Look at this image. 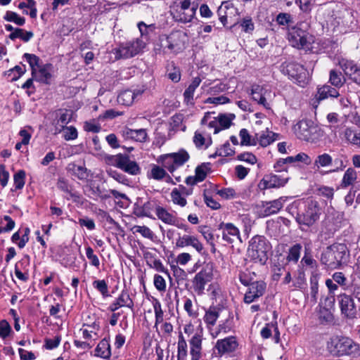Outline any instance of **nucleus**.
<instances>
[{
	"label": "nucleus",
	"instance_id": "obj_48",
	"mask_svg": "<svg viewBox=\"0 0 360 360\" xmlns=\"http://www.w3.org/2000/svg\"><path fill=\"white\" fill-rule=\"evenodd\" d=\"M239 136L241 139V146H255L257 143L255 140L252 139V136L246 129H240Z\"/></svg>",
	"mask_w": 360,
	"mask_h": 360
},
{
	"label": "nucleus",
	"instance_id": "obj_63",
	"mask_svg": "<svg viewBox=\"0 0 360 360\" xmlns=\"http://www.w3.org/2000/svg\"><path fill=\"white\" fill-rule=\"evenodd\" d=\"M77 130L75 127L70 126L66 127L64 130L63 138L66 141L75 140L77 138Z\"/></svg>",
	"mask_w": 360,
	"mask_h": 360
},
{
	"label": "nucleus",
	"instance_id": "obj_3",
	"mask_svg": "<svg viewBox=\"0 0 360 360\" xmlns=\"http://www.w3.org/2000/svg\"><path fill=\"white\" fill-rule=\"evenodd\" d=\"M327 350L333 356H352L359 351V346L345 336H333L327 342Z\"/></svg>",
	"mask_w": 360,
	"mask_h": 360
},
{
	"label": "nucleus",
	"instance_id": "obj_24",
	"mask_svg": "<svg viewBox=\"0 0 360 360\" xmlns=\"http://www.w3.org/2000/svg\"><path fill=\"white\" fill-rule=\"evenodd\" d=\"M128 307L132 309L134 307V302L131 299L129 292L123 290L119 297L109 306L111 311H115L120 307Z\"/></svg>",
	"mask_w": 360,
	"mask_h": 360
},
{
	"label": "nucleus",
	"instance_id": "obj_26",
	"mask_svg": "<svg viewBox=\"0 0 360 360\" xmlns=\"http://www.w3.org/2000/svg\"><path fill=\"white\" fill-rule=\"evenodd\" d=\"M122 135L125 139H131L136 141L145 142L148 135L146 129H131L125 128L122 131Z\"/></svg>",
	"mask_w": 360,
	"mask_h": 360
},
{
	"label": "nucleus",
	"instance_id": "obj_56",
	"mask_svg": "<svg viewBox=\"0 0 360 360\" xmlns=\"http://www.w3.org/2000/svg\"><path fill=\"white\" fill-rule=\"evenodd\" d=\"M332 278L333 281H335L337 284L340 285L343 290H345L347 289V278L345 276L343 273L335 272L332 276Z\"/></svg>",
	"mask_w": 360,
	"mask_h": 360
},
{
	"label": "nucleus",
	"instance_id": "obj_22",
	"mask_svg": "<svg viewBox=\"0 0 360 360\" xmlns=\"http://www.w3.org/2000/svg\"><path fill=\"white\" fill-rule=\"evenodd\" d=\"M187 246H191L198 252H201L203 250V245L195 236L191 235H179L176 241V247L185 248Z\"/></svg>",
	"mask_w": 360,
	"mask_h": 360
},
{
	"label": "nucleus",
	"instance_id": "obj_23",
	"mask_svg": "<svg viewBox=\"0 0 360 360\" xmlns=\"http://www.w3.org/2000/svg\"><path fill=\"white\" fill-rule=\"evenodd\" d=\"M238 342L234 337H229L222 340H217L215 348L218 353L222 355L226 353H230L236 349Z\"/></svg>",
	"mask_w": 360,
	"mask_h": 360
},
{
	"label": "nucleus",
	"instance_id": "obj_38",
	"mask_svg": "<svg viewBox=\"0 0 360 360\" xmlns=\"http://www.w3.org/2000/svg\"><path fill=\"white\" fill-rule=\"evenodd\" d=\"M357 174L356 171L352 168H348L344 174L341 186L343 188H346L352 185L354 181L356 179Z\"/></svg>",
	"mask_w": 360,
	"mask_h": 360
},
{
	"label": "nucleus",
	"instance_id": "obj_13",
	"mask_svg": "<svg viewBox=\"0 0 360 360\" xmlns=\"http://www.w3.org/2000/svg\"><path fill=\"white\" fill-rule=\"evenodd\" d=\"M288 39L293 47L297 49H309L311 41L309 34L302 29L294 27L288 34Z\"/></svg>",
	"mask_w": 360,
	"mask_h": 360
},
{
	"label": "nucleus",
	"instance_id": "obj_35",
	"mask_svg": "<svg viewBox=\"0 0 360 360\" xmlns=\"http://www.w3.org/2000/svg\"><path fill=\"white\" fill-rule=\"evenodd\" d=\"M201 82V79L199 77H196L193 79L191 83L188 87L185 90L184 96L185 101L188 103L193 98L194 92L197 87L199 86Z\"/></svg>",
	"mask_w": 360,
	"mask_h": 360
},
{
	"label": "nucleus",
	"instance_id": "obj_8",
	"mask_svg": "<svg viewBox=\"0 0 360 360\" xmlns=\"http://www.w3.org/2000/svg\"><path fill=\"white\" fill-rule=\"evenodd\" d=\"M106 160L109 164L121 169L129 174L137 175L141 172L139 165L136 162L130 160L128 155L120 153L116 155H109L106 158Z\"/></svg>",
	"mask_w": 360,
	"mask_h": 360
},
{
	"label": "nucleus",
	"instance_id": "obj_20",
	"mask_svg": "<svg viewBox=\"0 0 360 360\" xmlns=\"http://www.w3.org/2000/svg\"><path fill=\"white\" fill-rule=\"evenodd\" d=\"M155 215L157 218L162 221L163 223L168 225L174 226L186 231L187 226L183 224H180L178 218L172 213L169 212L165 207L160 205L155 212Z\"/></svg>",
	"mask_w": 360,
	"mask_h": 360
},
{
	"label": "nucleus",
	"instance_id": "obj_49",
	"mask_svg": "<svg viewBox=\"0 0 360 360\" xmlns=\"http://www.w3.org/2000/svg\"><path fill=\"white\" fill-rule=\"evenodd\" d=\"M319 288V276L316 274H312L310 277V295L314 302L316 301V295Z\"/></svg>",
	"mask_w": 360,
	"mask_h": 360
},
{
	"label": "nucleus",
	"instance_id": "obj_19",
	"mask_svg": "<svg viewBox=\"0 0 360 360\" xmlns=\"http://www.w3.org/2000/svg\"><path fill=\"white\" fill-rule=\"evenodd\" d=\"M160 203L155 200H148L143 205H139L136 203L134 207V214L139 217H149L150 219H155L153 215V212H156Z\"/></svg>",
	"mask_w": 360,
	"mask_h": 360
},
{
	"label": "nucleus",
	"instance_id": "obj_61",
	"mask_svg": "<svg viewBox=\"0 0 360 360\" xmlns=\"http://www.w3.org/2000/svg\"><path fill=\"white\" fill-rule=\"evenodd\" d=\"M153 283L155 288L159 292H165L166 290V281L162 276L159 274H155L154 276Z\"/></svg>",
	"mask_w": 360,
	"mask_h": 360
},
{
	"label": "nucleus",
	"instance_id": "obj_43",
	"mask_svg": "<svg viewBox=\"0 0 360 360\" xmlns=\"http://www.w3.org/2000/svg\"><path fill=\"white\" fill-rule=\"evenodd\" d=\"M24 58L26 59L32 70V75H36V70L40 66L39 58L34 54L25 53Z\"/></svg>",
	"mask_w": 360,
	"mask_h": 360
},
{
	"label": "nucleus",
	"instance_id": "obj_12",
	"mask_svg": "<svg viewBox=\"0 0 360 360\" xmlns=\"http://www.w3.org/2000/svg\"><path fill=\"white\" fill-rule=\"evenodd\" d=\"M213 274L210 267L206 266L197 273L193 279V288L198 295L204 292L205 285L212 280Z\"/></svg>",
	"mask_w": 360,
	"mask_h": 360
},
{
	"label": "nucleus",
	"instance_id": "obj_37",
	"mask_svg": "<svg viewBox=\"0 0 360 360\" xmlns=\"http://www.w3.org/2000/svg\"><path fill=\"white\" fill-rule=\"evenodd\" d=\"M33 32L30 31H25L23 29L15 28L14 32H11L8 37L11 40H15L17 38L22 39L25 42H27L33 37Z\"/></svg>",
	"mask_w": 360,
	"mask_h": 360
},
{
	"label": "nucleus",
	"instance_id": "obj_41",
	"mask_svg": "<svg viewBox=\"0 0 360 360\" xmlns=\"http://www.w3.org/2000/svg\"><path fill=\"white\" fill-rule=\"evenodd\" d=\"M175 164L179 167L186 163L190 158L188 152L184 149H181L176 153H172Z\"/></svg>",
	"mask_w": 360,
	"mask_h": 360
},
{
	"label": "nucleus",
	"instance_id": "obj_64",
	"mask_svg": "<svg viewBox=\"0 0 360 360\" xmlns=\"http://www.w3.org/2000/svg\"><path fill=\"white\" fill-rule=\"evenodd\" d=\"M217 153L219 156H231L235 153L233 149L231 148L230 143L226 142L221 148L217 150Z\"/></svg>",
	"mask_w": 360,
	"mask_h": 360
},
{
	"label": "nucleus",
	"instance_id": "obj_47",
	"mask_svg": "<svg viewBox=\"0 0 360 360\" xmlns=\"http://www.w3.org/2000/svg\"><path fill=\"white\" fill-rule=\"evenodd\" d=\"M58 120H56L57 122V124H59L60 123L63 124V126H65L68 124L71 119H72V112L69 110H59L58 112L56 113Z\"/></svg>",
	"mask_w": 360,
	"mask_h": 360
},
{
	"label": "nucleus",
	"instance_id": "obj_50",
	"mask_svg": "<svg viewBox=\"0 0 360 360\" xmlns=\"http://www.w3.org/2000/svg\"><path fill=\"white\" fill-rule=\"evenodd\" d=\"M132 231L134 233H140L143 237L146 238L150 240L153 239V232L146 226H134L132 228Z\"/></svg>",
	"mask_w": 360,
	"mask_h": 360
},
{
	"label": "nucleus",
	"instance_id": "obj_1",
	"mask_svg": "<svg viewBox=\"0 0 360 360\" xmlns=\"http://www.w3.org/2000/svg\"><path fill=\"white\" fill-rule=\"evenodd\" d=\"M294 205L298 209L295 219L300 225L310 227L319 219L321 209L317 201L301 200L295 202Z\"/></svg>",
	"mask_w": 360,
	"mask_h": 360
},
{
	"label": "nucleus",
	"instance_id": "obj_34",
	"mask_svg": "<svg viewBox=\"0 0 360 360\" xmlns=\"http://www.w3.org/2000/svg\"><path fill=\"white\" fill-rule=\"evenodd\" d=\"M196 9H188L186 11H176L174 18L176 20L186 23L191 22L195 15Z\"/></svg>",
	"mask_w": 360,
	"mask_h": 360
},
{
	"label": "nucleus",
	"instance_id": "obj_29",
	"mask_svg": "<svg viewBox=\"0 0 360 360\" xmlns=\"http://www.w3.org/2000/svg\"><path fill=\"white\" fill-rule=\"evenodd\" d=\"M346 79L342 73L336 70H331L329 72L328 82L335 88H341L345 83Z\"/></svg>",
	"mask_w": 360,
	"mask_h": 360
},
{
	"label": "nucleus",
	"instance_id": "obj_39",
	"mask_svg": "<svg viewBox=\"0 0 360 360\" xmlns=\"http://www.w3.org/2000/svg\"><path fill=\"white\" fill-rule=\"evenodd\" d=\"M302 250V245L299 243H296L292 245L288 251L287 260L290 262L297 263L300 257V252Z\"/></svg>",
	"mask_w": 360,
	"mask_h": 360
},
{
	"label": "nucleus",
	"instance_id": "obj_31",
	"mask_svg": "<svg viewBox=\"0 0 360 360\" xmlns=\"http://www.w3.org/2000/svg\"><path fill=\"white\" fill-rule=\"evenodd\" d=\"M188 354L187 342L181 333L178 336L177 360H185Z\"/></svg>",
	"mask_w": 360,
	"mask_h": 360
},
{
	"label": "nucleus",
	"instance_id": "obj_17",
	"mask_svg": "<svg viewBox=\"0 0 360 360\" xmlns=\"http://www.w3.org/2000/svg\"><path fill=\"white\" fill-rule=\"evenodd\" d=\"M217 15L220 22L224 26H226L229 23V20L232 22L233 18L238 15V11L233 4L228 1L222 2L218 8Z\"/></svg>",
	"mask_w": 360,
	"mask_h": 360
},
{
	"label": "nucleus",
	"instance_id": "obj_5",
	"mask_svg": "<svg viewBox=\"0 0 360 360\" xmlns=\"http://www.w3.org/2000/svg\"><path fill=\"white\" fill-rule=\"evenodd\" d=\"M270 249L271 245L264 236H255L249 242L248 256L255 263L264 265L268 259Z\"/></svg>",
	"mask_w": 360,
	"mask_h": 360
},
{
	"label": "nucleus",
	"instance_id": "obj_54",
	"mask_svg": "<svg viewBox=\"0 0 360 360\" xmlns=\"http://www.w3.org/2000/svg\"><path fill=\"white\" fill-rule=\"evenodd\" d=\"M317 194L328 200H332L334 195V189L333 187L321 186L317 188Z\"/></svg>",
	"mask_w": 360,
	"mask_h": 360
},
{
	"label": "nucleus",
	"instance_id": "obj_4",
	"mask_svg": "<svg viewBox=\"0 0 360 360\" xmlns=\"http://www.w3.org/2000/svg\"><path fill=\"white\" fill-rule=\"evenodd\" d=\"M347 252V248L345 244H333L322 252L321 262L329 269H338L345 262Z\"/></svg>",
	"mask_w": 360,
	"mask_h": 360
},
{
	"label": "nucleus",
	"instance_id": "obj_18",
	"mask_svg": "<svg viewBox=\"0 0 360 360\" xmlns=\"http://www.w3.org/2000/svg\"><path fill=\"white\" fill-rule=\"evenodd\" d=\"M219 229L221 231L224 241L229 243H233L236 240L241 242L240 231L233 224L221 222L219 225Z\"/></svg>",
	"mask_w": 360,
	"mask_h": 360
},
{
	"label": "nucleus",
	"instance_id": "obj_28",
	"mask_svg": "<svg viewBox=\"0 0 360 360\" xmlns=\"http://www.w3.org/2000/svg\"><path fill=\"white\" fill-rule=\"evenodd\" d=\"M335 86L325 84L318 88L316 98L318 101H322L328 98H338L340 94Z\"/></svg>",
	"mask_w": 360,
	"mask_h": 360
},
{
	"label": "nucleus",
	"instance_id": "obj_15",
	"mask_svg": "<svg viewBox=\"0 0 360 360\" xmlns=\"http://www.w3.org/2000/svg\"><path fill=\"white\" fill-rule=\"evenodd\" d=\"M289 177L284 176L283 174H270L266 175L259 183L258 186L261 190L267 188H279L284 186Z\"/></svg>",
	"mask_w": 360,
	"mask_h": 360
},
{
	"label": "nucleus",
	"instance_id": "obj_46",
	"mask_svg": "<svg viewBox=\"0 0 360 360\" xmlns=\"http://www.w3.org/2000/svg\"><path fill=\"white\" fill-rule=\"evenodd\" d=\"M4 20L8 22H13L19 26H22L25 23V18L20 17L16 13L13 11H7L4 17Z\"/></svg>",
	"mask_w": 360,
	"mask_h": 360
},
{
	"label": "nucleus",
	"instance_id": "obj_32",
	"mask_svg": "<svg viewBox=\"0 0 360 360\" xmlns=\"http://www.w3.org/2000/svg\"><path fill=\"white\" fill-rule=\"evenodd\" d=\"M136 94L131 90L122 91L117 96V102L123 105H131L134 101Z\"/></svg>",
	"mask_w": 360,
	"mask_h": 360
},
{
	"label": "nucleus",
	"instance_id": "obj_7",
	"mask_svg": "<svg viewBox=\"0 0 360 360\" xmlns=\"http://www.w3.org/2000/svg\"><path fill=\"white\" fill-rule=\"evenodd\" d=\"M145 46L146 43L141 38H136L121 44L113 49V53L116 60L130 58L141 53Z\"/></svg>",
	"mask_w": 360,
	"mask_h": 360
},
{
	"label": "nucleus",
	"instance_id": "obj_55",
	"mask_svg": "<svg viewBox=\"0 0 360 360\" xmlns=\"http://www.w3.org/2000/svg\"><path fill=\"white\" fill-rule=\"evenodd\" d=\"M138 27L141 33V37H147L150 33L155 31V25L154 24L146 25L143 22L138 23Z\"/></svg>",
	"mask_w": 360,
	"mask_h": 360
},
{
	"label": "nucleus",
	"instance_id": "obj_25",
	"mask_svg": "<svg viewBox=\"0 0 360 360\" xmlns=\"http://www.w3.org/2000/svg\"><path fill=\"white\" fill-rule=\"evenodd\" d=\"M89 192L91 195H96L97 197H100L103 199H107L110 197V194H112L115 198H125L126 195L124 193H121L116 190H110L106 191L104 189H101L98 185H96L95 184H91L89 185Z\"/></svg>",
	"mask_w": 360,
	"mask_h": 360
},
{
	"label": "nucleus",
	"instance_id": "obj_62",
	"mask_svg": "<svg viewBox=\"0 0 360 360\" xmlns=\"http://www.w3.org/2000/svg\"><path fill=\"white\" fill-rule=\"evenodd\" d=\"M200 232L202 233V235L203 236L204 238L207 240V242L210 245L212 246L213 251H214L215 250L214 243V234H213L212 231L210 230V229H209L207 227H204V228L201 229Z\"/></svg>",
	"mask_w": 360,
	"mask_h": 360
},
{
	"label": "nucleus",
	"instance_id": "obj_10",
	"mask_svg": "<svg viewBox=\"0 0 360 360\" xmlns=\"http://www.w3.org/2000/svg\"><path fill=\"white\" fill-rule=\"evenodd\" d=\"M287 197H281L272 201L262 202L257 206V212L261 217H266L277 214L283 207Z\"/></svg>",
	"mask_w": 360,
	"mask_h": 360
},
{
	"label": "nucleus",
	"instance_id": "obj_16",
	"mask_svg": "<svg viewBox=\"0 0 360 360\" xmlns=\"http://www.w3.org/2000/svg\"><path fill=\"white\" fill-rule=\"evenodd\" d=\"M338 301L341 312L346 318L352 319L356 316V306L350 295L342 293L338 296Z\"/></svg>",
	"mask_w": 360,
	"mask_h": 360
},
{
	"label": "nucleus",
	"instance_id": "obj_52",
	"mask_svg": "<svg viewBox=\"0 0 360 360\" xmlns=\"http://www.w3.org/2000/svg\"><path fill=\"white\" fill-rule=\"evenodd\" d=\"M274 135L275 134L271 131H266V133L262 134L257 139L262 146L266 147L274 141Z\"/></svg>",
	"mask_w": 360,
	"mask_h": 360
},
{
	"label": "nucleus",
	"instance_id": "obj_44",
	"mask_svg": "<svg viewBox=\"0 0 360 360\" xmlns=\"http://www.w3.org/2000/svg\"><path fill=\"white\" fill-rule=\"evenodd\" d=\"M57 187L60 191L68 193L70 194V197L74 200V201H77L79 199V195L76 193H72L70 188V186L68 184V181L63 178H60L57 182Z\"/></svg>",
	"mask_w": 360,
	"mask_h": 360
},
{
	"label": "nucleus",
	"instance_id": "obj_53",
	"mask_svg": "<svg viewBox=\"0 0 360 360\" xmlns=\"http://www.w3.org/2000/svg\"><path fill=\"white\" fill-rule=\"evenodd\" d=\"M25 69H22L20 66L16 65L13 68L10 69L7 71L6 75L8 77H11V81H15L18 79L25 72Z\"/></svg>",
	"mask_w": 360,
	"mask_h": 360
},
{
	"label": "nucleus",
	"instance_id": "obj_6",
	"mask_svg": "<svg viewBox=\"0 0 360 360\" xmlns=\"http://www.w3.org/2000/svg\"><path fill=\"white\" fill-rule=\"evenodd\" d=\"M293 131L299 139L311 143H316L323 136L321 130L307 120L299 121L294 125Z\"/></svg>",
	"mask_w": 360,
	"mask_h": 360
},
{
	"label": "nucleus",
	"instance_id": "obj_30",
	"mask_svg": "<svg viewBox=\"0 0 360 360\" xmlns=\"http://www.w3.org/2000/svg\"><path fill=\"white\" fill-rule=\"evenodd\" d=\"M95 355L103 359H109L111 355L110 346L108 340H102L95 349Z\"/></svg>",
	"mask_w": 360,
	"mask_h": 360
},
{
	"label": "nucleus",
	"instance_id": "obj_60",
	"mask_svg": "<svg viewBox=\"0 0 360 360\" xmlns=\"http://www.w3.org/2000/svg\"><path fill=\"white\" fill-rule=\"evenodd\" d=\"M93 286L97 289L103 297L108 296V288L104 280H96L93 282Z\"/></svg>",
	"mask_w": 360,
	"mask_h": 360
},
{
	"label": "nucleus",
	"instance_id": "obj_57",
	"mask_svg": "<svg viewBox=\"0 0 360 360\" xmlns=\"http://www.w3.org/2000/svg\"><path fill=\"white\" fill-rule=\"evenodd\" d=\"M154 312L155 314V326L163 321V311L161 307V304L158 300H155L153 303Z\"/></svg>",
	"mask_w": 360,
	"mask_h": 360
},
{
	"label": "nucleus",
	"instance_id": "obj_14",
	"mask_svg": "<svg viewBox=\"0 0 360 360\" xmlns=\"http://www.w3.org/2000/svg\"><path fill=\"white\" fill-rule=\"evenodd\" d=\"M266 288V284L262 281H253L249 285L244 296V302L250 304L262 297Z\"/></svg>",
	"mask_w": 360,
	"mask_h": 360
},
{
	"label": "nucleus",
	"instance_id": "obj_11",
	"mask_svg": "<svg viewBox=\"0 0 360 360\" xmlns=\"http://www.w3.org/2000/svg\"><path fill=\"white\" fill-rule=\"evenodd\" d=\"M203 328L199 326L188 340L191 360H200L202 356Z\"/></svg>",
	"mask_w": 360,
	"mask_h": 360
},
{
	"label": "nucleus",
	"instance_id": "obj_21",
	"mask_svg": "<svg viewBox=\"0 0 360 360\" xmlns=\"http://www.w3.org/2000/svg\"><path fill=\"white\" fill-rule=\"evenodd\" d=\"M234 117L235 115L233 114H220L208 123V127L214 129V134H217L221 129L229 128Z\"/></svg>",
	"mask_w": 360,
	"mask_h": 360
},
{
	"label": "nucleus",
	"instance_id": "obj_45",
	"mask_svg": "<svg viewBox=\"0 0 360 360\" xmlns=\"http://www.w3.org/2000/svg\"><path fill=\"white\" fill-rule=\"evenodd\" d=\"M172 200L175 205L184 207L186 203V199L182 195L181 192L177 188H174L171 192Z\"/></svg>",
	"mask_w": 360,
	"mask_h": 360
},
{
	"label": "nucleus",
	"instance_id": "obj_9",
	"mask_svg": "<svg viewBox=\"0 0 360 360\" xmlns=\"http://www.w3.org/2000/svg\"><path fill=\"white\" fill-rule=\"evenodd\" d=\"M283 72L300 86H304L309 81V72L303 65L297 63H288L285 65Z\"/></svg>",
	"mask_w": 360,
	"mask_h": 360
},
{
	"label": "nucleus",
	"instance_id": "obj_2",
	"mask_svg": "<svg viewBox=\"0 0 360 360\" xmlns=\"http://www.w3.org/2000/svg\"><path fill=\"white\" fill-rule=\"evenodd\" d=\"M188 36L181 30L172 32L169 35H162L159 38V48H155L157 53L177 54L186 47Z\"/></svg>",
	"mask_w": 360,
	"mask_h": 360
},
{
	"label": "nucleus",
	"instance_id": "obj_58",
	"mask_svg": "<svg viewBox=\"0 0 360 360\" xmlns=\"http://www.w3.org/2000/svg\"><path fill=\"white\" fill-rule=\"evenodd\" d=\"M150 176L155 180H162L166 176V172L163 168L153 165L150 170Z\"/></svg>",
	"mask_w": 360,
	"mask_h": 360
},
{
	"label": "nucleus",
	"instance_id": "obj_40",
	"mask_svg": "<svg viewBox=\"0 0 360 360\" xmlns=\"http://www.w3.org/2000/svg\"><path fill=\"white\" fill-rule=\"evenodd\" d=\"M339 64L345 74L349 77L352 76V72L356 70V68H358L357 65L354 61L346 59H342L340 60Z\"/></svg>",
	"mask_w": 360,
	"mask_h": 360
},
{
	"label": "nucleus",
	"instance_id": "obj_36",
	"mask_svg": "<svg viewBox=\"0 0 360 360\" xmlns=\"http://www.w3.org/2000/svg\"><path fill=\"white\" fill-rule=\"evenodd\" d=\"M220 309L216 307H211L206 311L204 321L209 326H214L219 316Z\"/></svg>",
	"mask_w": 360,
	"mask_h": 360
},
{
	"label": "nucleus",
	"instance_id": "obj_33",
	"mask_svg": "<svg viewBox=\"0 0 360 360\" xmlns=\"http://www.w3.org/2000/svg\"><path fill=\"white\" fill-rule=\"evenodd\" d=\"M165 169H167L170 173H173L178 167L172 156V153L165 154L161 155L158 160Z\"/></svg>",
	"mask_w": 360,
	"mask_h": 360
},
{
	"label": "nucleus",
	"instance_id": "obj_27",
	"mask_svg": "<svg viewBox=\"0 0 360 360\" xmlns=\"http://www.w3.org/2000/svg\"><path fill=\"white\" fill-rule=\"evenodd\" d=\"M38 70H36V75H32L36 81L48 84L49 79L51 78V72L53 70V65L50 63L45 64L38 68Z\"/></svg>",
	"mask_w": 360,
	"mask_h": 360
},
{
	"label": "nucleus",
	"instance_id": "obj_51",
	"mask_svg": "<svg viewBox=\"0 0 360 360\" xmlns=\"http://www.w3.org/2000/svg\"><path fill=\"white\" fill-rule=\"evenodd\" d=\"M193 143L197 148H201L203 146H205L207 148L212 143L211 139H210L207 142L205 137L202 136L201 133L199 131H195L193 136Z\"/></svg>",
	"mask_w": 360,
	"mask_h": 360
},
{
	"label": "nucleus",
	"instance_id": "obj_42",
	"mask_svg": "<svg viewBox=\"0 0 360 360\" xmlns=\"http://www.w3.org/2000/svg\"><path fill=\"white\" fill-rule=\"evenodd\" d=\"M333 163L332 157L328 153H323L318 155L314 161V166L318 169L321 167H326L331 165Z\"/></svg>",
	"mask_w": 360,
	"mask_h": 360
},
{
	"label": "nucleus",
	"instance_id": "obj_59",
	"mask_svg": "<svg viewBox=\"0 0 360 360\" xmlns=\"http://www.w3.org/2000/svg\"><path fill=\"white\" fill-rule=\"evenodd\" d=\"M25 172L23 170L18 171L14 175V186L15 189H21L25 185Z\"/></svg>",
	"mask_w": 360,
	"mask_h": 360
}]
</instances>
